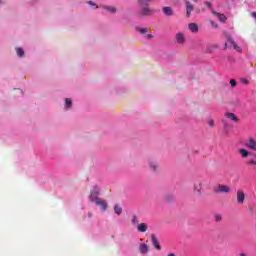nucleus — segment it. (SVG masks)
<instances>
[{"instance_id": "obj_1", "label": "nucleus", "mask_w": 256, "mask_h": 256, "mask_svg": "<svg viewBox=\"0 0 256 256\" xmlns=\"http://www.w3.org/2000/svg\"><path fill=\"white\" fill-rule=\"evenodd\" d=\"M152 1L153 0H138V4L140 7V11L138 12V15H140V17H151V15L155 14V10L149 7Z\"/></svg>"}, {"instance_id": "obj_2", "label": "nucleus", "mask_w": 256, "mask_h": 256, "mask_svg": "<svg viewBox=\"0 0 256 256\" xmlns=\"http://www.w3.org/2000/svg\"><path fill=\"white\" fill-rule=\"evenodd\" d=\"M224 37L227 40V42H225L224 44V49H227L228 47H233L235 51H237L238 53H241L242 51L241 47H239V45L235 43V40L233 39V37H231V34L224 32Z\"/></svg>"}, {"instance_id": "obj_3", "label": "nucleus", "mask_w": 256, "mask_h": 256, "mask_svg": "<svg viewBox=\"0 0 256 256\" xmlns=\"http://www.w3.org/2000/svg\"><path fill=\"white\" fill-rule=\"evenodd\" d=\"M89 200L92 203H95L98 207H100L101 211H107V207H108L107 201L101 198H94L93 193L90 194Z\"/></svg>"}, {"instance_id": "obj_4", "label": "nucleus", "mask_w": 256, "mask_h": 256, "mask_svg": "<svg viewBox=\"0 0 256 256\" xmlns=\"http://www.w3.org/2000/svg\"><path fill=\"white\" fill-rule=\"evenodd\" d=\"M236 202L238 205H243V203H245V191L242 189L236 191Z\"/></svg>"}, {"instance_id": "obj_5", "label": "nucleus", "mask_w": 256, "mask_h": 256, "mask_svg": "<svg viewBox=\"0 0 256 256\" xmlns=\"http://www.w3.org/2000/svg\"><path fill=\"white\" fill-rule=\"evenodd\" d=\"M184 3L186 5V16L191 17V13L195 10V6H193L189 0H185Z\"/></svg>"}, {"instance_id": "obj_6", "label": "nucleus", "mask_w": 256, "mask_h": 256, "mask_svg": "<svg viewBox=\"0 0 256 256\" xmlns=\"http://www.w3.org/2000/svg\"><path fill=\"white\" fill-rule=\"evenodd\" d=\"M194 191H196L198 193V195H202L203 193V181L198 180L194 183V187H193Z\"/></svg>"}, {"instance_id": "obj_7", "label": "nucleus", "mask_w": 256, "mask_h": 256, "mask_svg": "<svg viewBox=\"0 0 256 256\" xmlns=\"http://www.w3.org/2000/svg\"><path fill=\"white\" fill-rule=\"evenodd\" d=\"M231 192V187L228 185H218V189L216 190V193H230Z\"/></svg>"}, {"instance_id": "obj_8", "label": "nucleus", "mask_w": 256, "mask_h": 256, "mask_svg": "<svg viewBox=\"0 0 256 256\" xmlns=\"http://www.w3.org/2000/svg\"><path fill=\"white\" fill-rule=\"evenodd\" d=\"M246 147H248V149H251L252 151H256V141H255V139L250 138L246 142Z\"/></svg>"}, {"instance_id": "obj_9", "label": "nucleus", "mask_w": 256, "mask_h": 256, "mask_svg": "<svg viewBox=\"0 0 256 256\" xmlns=\"http://www.w3.org/2000/svg\"><path fill=\"white\" fill-rule=\"evenodd\" d=\"M152 243L158 251H161V244H159V240L157 239V236L155 234L151 235Z\"/></svg>"}, {"instance_id": "obj_10", "label": "nucleus", "mask_w": 256, "mask_h": 256, "mask_svg": "<svg viewBox=\"0 0 256 256\" xmlns=\"http://www.w3.org/2000/svg\"><path fill=\"white\" fill-rule=\"evenodd\" d=\"M224 115L227 119H230V121H234L235 123L239 122V118H237L234 113L226 112Z\"/></svg>"}, {"instance_id": "obj_11", "label": "nucleus", "mask_w": 256, "mask_h": 256, "mask_svg": "<svg viewBox=\"0 0 256 256\" xmlns=\"http://www.w3.org/2000/svg\"><path fill=\"white\" fill-rule=\"evenodd\" d=\"M162 11H163L164 15H166L167 17H172V15H173V9L169 6L163 7Z\"/></svg>"}, {"instance_id": "obj_12", "label": "nucleus", "mask_w": 256, "mask_h": 256, "mask_svg": "<svg viewBox=\"0 0 256 256\" xmlns=\"http://www.w3.org/2000/svg\"><path fill=\"white\" fill-rule=\"evenodd\" d=\"M238 153L241 155L242 159H247V157H249V155H251V152H249L243 148L238 149Z\"/></svg>"}, {"instance_id": "obj_13", "label": "nucleus", "mask_w": 256, "mask_h": 256, "mask_svg": "<svg viewBox=\"0 0 256 256\" xmlns=\"http://www.w3.org/2000/svg\"><path fill=\"white\" fill-rule=\"evenodd\" d=\"M149 165H150V169H151V171H158V169H159V163H157V161H155V160H150L149 161Z\"/></svg>"}, {"instance_id": "obj_14", "label": "nucleus", "mask_w": 256, "mask_h": 256, "mask_svg": "<svg viewBox=\"0 0 256 256\" xmlns=\"http://www.w3.org/2000/svg\"><path fill=\"white\" fill-rule=\"evenodd\" d=\"M212 13H213L214 15H216V17H218V19H219V21H220L221 23H225V21H227V16H225L224 14L218 13V12H215V11H212Z\"/></svg>"}, {"instance_id": "obj_15", "label": "nucleus", "mask_w": 256, "mask_h": 256, "mask_svg": "<svg viewBox=\"0 0 256 256\" xmlns=\"http://www.w3.org/2000/svg\"><path fill=\"white\" fill-rule=\"evenodd\" d=\"M188 29L191 31V33H197L199 31V26L195 23H190L188 25Z\"/></svg>"}, {"instance_id": "obj_16", "label": "nucleus", "mask_w": 256, "mask_h": 256, "mask_svg": "<svg viewBox=\"0 0 256 256\" xmlns=\"http://www.w3.org/2000/svg\"><path fill=\"white\" fill-rule=\"evenodd\" d=\"M176 41L180 45H183V43H185V36L183 35V33H177L176 34Z\"/></svg>"}, {"instance_id": "obj_17", "label": "nucleus", "mask_w": 256, "mask_h": 256, "mask_svg": "<svg viewBox=\"0 0 256 256\" xmlns=\"http://www.w3.org/2000/svg\"><path fill=\"white\" fill-rule=\"evenodd\" d=\"M139 251L142 255H145V253L149 252V246L147 244H140Z\"/></svg>"}, {"instance_id": "obj_18", "label": "nucleus", "mask_w": 256, "mask_h": 256, "mask_svg": "<svg viewBox=\"0 0 256 256\" xmlns=\"http://www.w3.org/2000/svg\"><path fill=\"white\" fill-rule=\"evenodd\" d=\"M137 229H138L139 233H145L147 231V224L140 223V224H138Z\"/></svg>"}, {"instance_id": "obj_19", "label": "nucleus", "mask_w": 256, "mask_h": 256, "mask_svg": "<svg viewBox=\"0 0 256 256\" xmlns=\"http://www.w3.org/2000/svg\"><path fill=\"white\" fill-rule=\"evenodd\" d=\"M104 9L109 11V13H117V8L115 6H104Z\"/></svg>"}, {"instance_id": "obj_20", "label": "nucleus", "mask_w": 256, "mask_h": 256, "mask_svg": "<svg viewBox=\"0 0 256 256\" xmlns=\"http://www.w3.org/2000/svg\"><path fill=\"white\" fill-rule=\"evenodd\" d=\"M114 211H115L116 215H121V213H123V208L120 205H115Z\"/></svg>"}, {"instance_id": "obj_21", "label": "nucleus", "mask_w": 256, "mask_h": 256, "mask_svg": "<svg viewBox=\"0 0 256 256\" xmlns=\"http://www.w3.org/2000/svg\"><path fill=\"white\" fill-rule=\"evenodd\" d=\"M136 31H138L140 35H145V33L149 32V28H136Z\"/></svg>"}, {"instance_id": "obj_22", "label": "nucleus", "mask_w": 256, "mask_h": 256, "mask_svg": "<svg viewBox=\"0 0 256 256\" xmlns=\"http://www.w3.org/2000/svg\"><path fill=\"white\" fill-rule=\"evenodd\" d=\"M65 103H66V109H71V105H73V101L71 100V98H66Z\"/></svg>"}, {"instance_id": "obj_23", "label": "nucleus", "mask_w": 256, "mask_h": 256, "mask_svg": "<svg viewBox=\"0 0 256 256\" xmlns=\"http://www.w3.org/2000/svg\"><path fill=\"white\" fill-rule=\"evenodd\" d=\"M132 225H139V217L134 215L131 220Z\"/></svg>"}, {"instance_id": "obj_24", "label": "nucleus", "mask_w": 256, "mask_h": 256, "mask_svg": "<svg viewBox=\"0 0 256 256\" xmlns=\"http://www.w3.org/2000/svg\"><path fill=\"white\" fill-rule=\"evenodd\" d=\"M16 53L18 57H23L25 55V51H23L22 48H16Z\"/></svg>"}, {"instance_id": "obj_25", "label": "nucleus", "mask_w": 256, "mask_h": 256, "mask_svg": "<svg viewBox=\"0 0 256 256\" xmlns=\"http://www.w3.org/2000/svg\"><path fill=\"white\" fill-rule=\"evenodd\" d=\"M93 193V198L94 199H99V197H97V195H99V189H95L94 191L91 192V195Z\"/></svg>"}, {"instance_id": "obj_26", "label": "nucleus", "mask_w": 256, "mask_h": 256, "mask_svg": "<svg viewBox=\"0 0 256 256\" xmlns=\"http://www.w3.org/2000/svg\"><path fill=\"white\" fill-rule=\"evenodd\" d=\"M231 87H237V81L235 79L230 80Z\"/></svg>"}, {"instance_id": "obj_27", "label": "nucleus", "mask_w": 256, "mask_h": 256, "mask_svg": "<svg viewBox=\"0 0 256 256\" xmlns=\"http://www.w3.org/2000/svg\"><path fill=\"white\" fill-rule=\"evenodd\" d=\"M208 125H209V127H215V120L210 119V120L208 121Z\"/></svg>"}, {"instance_id": "obj_28", "label": "nucleus", "mask_w": 256, "mask_h": 256, "mask_svg": "<svg viewBox=\"0 0 256 256\" xmlns=\"http://www.w3.org/2000/svg\"><path fill=\"white\" fill-rule=\"evenodd\" d=\"M222 123H223V125H224V129H228L229 124L227 123V120L223 119V120H222Z\"/></svg>"}, {"instance_id": "obj_29", "label": "nucleus", "mask_w": 256, "mask_h": 256, "mask_svg": "<svg viewBox=\"0 0 256 256\" xmlns=\"http://www.w3.org/2000/svg\"><path fill=\"white\" fill-rule=\"evenodd\" d=\"M241 83H243L244 85H249V80L242 78Z\"/></svg>"}, {"instance_id": "obj_30", "label": "nucleus", "mask_w": 256, "mask_h": 256, "mask_svg": "<svg viewBox=\"0 0 256 256\" xmlns=\"http://www.w3.org/2000/svg\"><path fill=\"white\" fill-rule=\"evenodd\" d=\"M248 164L249 165H256V162H255V160H250V161H248Z\"/></svg>"}, {"instance_id": "obj_31", "label": "nucleus", "mask_w": 256, "mask_h": 256, "mask_svg": "<svg viewBox=\"0 0 256 256\" xmlns=\"http://www.w3.org/2000/svg\"><path fill=\"white\" fill-rule=\"evenodd\" d=\"M88 5H91L92 7H95V2L89 1V2H88Z\"/></svg>"}, {"instance_id": "obj_32", "label": "nucleus", "mask_w": 256, "mask_h": 256, "mask_svg": "<svg viewBox=\"0 0 256 256\" xmlns=\"http://www.w3.org/2000/svg\"><path fill=\"white\" fill-rule=\"evenodd\" d=\"M146 38H147V39H153V35L148 34V35L146 36Z\"/></svg>"}, {"instance_id": "obj_33", "label": "nucleus", "mask_w": 256, "mask_h": 256, "mask_svg": "<svg viewBox=\"0 0 256 256\" xmlns=\"http://www.w3.org/2000/svg\"><path fill=\"white\" fill-rule=\"evenodd\" d=\"M216 221H221V216L217 215L216 216Z\"/></svg>"}, {"instance_id": "obj_34", "label": "nucleus", "mask_w": 256, "mask_h": 256, "mask_svg": "<svg viewBox=\"0 0 256 256\" xmlns=\"http://www.w3.org/2000/svg\"><path fill=\"white\" fill-rule=\"evenodd\" d=\"M207 7H211V2H206Z\"/></svg>"}, {"instance_id": "obj_35", "label": "nucleus", "mask_w": 256, "mask_h": 256, "mask_svg": "<svg viewBox=\"0 0 256 256\" xmlns=\"http://www.w3.org/2000/svg\"><path fill=\"white\" fill-rule=\"evenodd\" d=\"M88 217H89V218L93 217V213H91V212L88 213Z\"/></svg>"}, {"instance_id": "obj_36", "label": "nucleus", "mask_w": 256, "mask_h": 256, "mask_svg": "<svg viewBox=\"0 0 256 256\" xmlns=\"http://www.w3.org/2000/svg\"><path fill=\"white\" fill-rule=\"evenodd\" d=\"M240 256H247L245 253H240Z\"/></svg>"}]
</instances>
